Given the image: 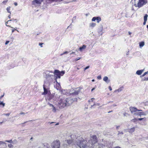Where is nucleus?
I'll use <instances>...</instances> for the list:
<instances>
[{
	"instance_id": "obj_1",
	"label": "nucleus",
	"mask_w": 148,
	"mask_h": 148,
	"mask_svg": "<svg viewBox=\"0 0 148 148\" xmlns=\"http://www.w3.org/2000/svg\"><path fill=\"white\" fill-rule=\"evenodd\" d=\"M76 144L80 148H85L87 147L92 146L93 145H96L98 144L96 136H93L91 137V140L89 141L88 143H87L86 141L84 139L80 138L79 139H77Z\"/></svg>"
},
{
	"instance_id": "obj_2",
	"label": "nucleus",
	"mask_w": 148,
	"mask_h": 148,
	"mask_svg": "<svg viewBox=\"0 0 148 148\" xmlns=\"http://www.w3.org/2000/svg\"><path fill=\"white\" fill-rule=\"evenodd\" d=\"M71 103L70 100L68 99H61L59 101L57 106L59 108H62L66 106H69Z\"/></svg>"
},
{
	"instance_id": "obj_3",
	"label": "nucleus",
	"mask_w": 148,
	"mask_h": 148,
	"mask_svg": "<svg viewBox=\"0 0 148 148\" xmlns=\"http://www.w3.org/2000/svg\"><path fill=\"white\" fill-rule=\"evenodd\" d=\"M133 5L139 8L142 7L147 2V0H132Z\"/></svg>"
},
{
	"instance_id": "obj_4",
	"label": "nucleus",
	"mask_w": 148,
	"mask_h": 148,
	"mask_svg": "<svg viewBox=\"0 0 148 148\" xmlns=\"http://www.w3.org/2000/svg\"><path fill=\"white\" fill-rule=\"evenodd\" d=\"M43 88L44 91L42 93V95H48V97H47V99L48 100H51V97H52V95L51 94L49 87L46 86L45 83L43 85Z\"/></svg>"
},
{
	"instance_id": "obj_5",
	"label": "nucleus",
	"mask_w": 148,
	"mask_h": 148,
	"mask_svg": "<svg viewBox=\"0 0 148 148\" xmlns=\"http://www.w3.org/2000/svg\"><path fill=\"white\" fill-rule=\"evenodd\" d=\"M60 141L58 140H56L53 141L51 143L52 148H60Z\"/></svg>"
},
{
	"instance_id": "obj_6",
	"label": "nucleus",
	"mask_w": 148,
	"mask_h": 148,
	"mask_svg": "<svg viewBox=\"0 0 148 148\" xmlns=\"http://www.w3.org/2000/svg\"><path fill=\"white\" fill-rule=\"evenodd\" d=\"M65 73L64 71H60L58 70H55L54 73L56 78H60V76H63Z\"/></svg>"
},
{
	"instance_id": "obj_7",
	"label": "nucleus",
	"mask_w": 148,
	"mask_h": 148,
	"mask_svg": "<svg viewBox=\"0 0 148 148\" xmlns=\"http://www.w3.org/2000/svg\"><path fill=\"white\" fill-rule=\"evenodd\" d=\"M80 91V88H77L75 90L72 89L71 90L70 94L71 95L75 96L77 95Z\"/></svg>"
},
{
	"instance_id": "obj_8",
	"label": "nucleus",
	"mask_w": 148,
	"mask_h": 148,
	"mask_svg": "<svg viewBox=\"0 0 148 148\" xmlns=\"http://www.w3.org/2000/svg\"><path fill=\"white\" fill-rule=\"evenodd\" d=\"M136 112L134 113V114L136 116H141V115H146L148 114V111H146L145 112Z\"/></svg>"
},
{
	"instance_id": "obj_9",
	"label": "nucleus",
	"mask_w": 148,
	"mask_h": 148,
	"mask_svg": "<svg viewBox=\"0 0 148 148\" xmlns=\"http://www.w3.org/2000/svg\"><path fill=\"white\" fill-rule=\"evenodd\" d=\"M42 1V0H34L32 2V5L37 6L40 5Z\"/></svg>"
},
{
	"instance_id": "obj_10",
	"label": "nucleus",
	"mask_w": 148,
	"mask_h": 148,
	"mask_svg": "<svg viewBox=\"0 0 148 148\" xmlns=\"http://www.w3.org/2000/svg\"><path fill=\"white\" fill-rule=\"evenodd\" d=\"M130 110L132 113L134 112H136L137 111H142V110H138L136 108L134 107H130Z\"/></svg>"
},
{
	"instance_id": "obj_11",
	"label": "nucleus",
	"mask_w": 148,
	"mask_h": 148,
	"mask_svg": "<svg viewBox=\"0 0 148 148\" xmlns=\"http://www.w3.org/2000/svg\"><path fill=\"white\" fill-rule=\"evenodd\" d=\"M96 20L97 23H99L100 21L101 20V19L100 17L97 16L93 17L92 19V21H95Z\"/></svg>"
},
{
	"instance_id": "obj_12",
	"label": "nucleus",
	"mask_w": 148,
	"mask_h": 148,
	"mask_svg": "<svg viewBox=\"0 0 148 148\" xmlns=\"http://www.w3.org/2000/svg\"><path fill=\"white\" fill-rule=\"evenodd\" d=\"M48 105L50 107H51V109L52 110V111L53 112H56L57 109L54 106L49 103H48Z\"/></svg>"
},
{
	"instance_id": "obj_13",
	"label": "nucleus",
	"mask_w": 148,
	"mask_h": 148,
	"mask_svg": "<svg viewBox=\"0 0 148 148\" xmlns=\"http://www.w3.org/2000/svg\"><path fill=\"white\" fill-rule=\"evenodd\" d=\"M73 140L72 139H68L64 141V143L65 144L67 143L68 145H71L73 143Z\"/></svg>"
},
{
	"instance_id": "obj_14",
	"label": "nucleus",
	"mask_w": 148,
	"mask_h": 148,
	"mask_svg": "<svg viewBox=\"0 0 148 148\" xmlns=\"http://www.w3.org/2000/svg\"><path fill=\"white\" fill-rule=\"evenodd\" d=\"M135 127H133L131 129H127V131L129 132L130 133H132L134 132L135 130Z\"/></svg>"
},
{
	"instance_id": "obj_15",
	"label": "nucleus",
	"mask_w": 148,
	"mask_h": 148,
	"mask_svg": "<svg viewBox=\"0 0 148 148\" xmlns=\"http://www.w3.org/2000/svg\"><path fill=\"white\" fill-rule=\"evenodd\" d=\"M148 16L147 14H145L144 16V22L143 23V25H145L146 24V22L147 21Z\"/></svg>"
},
{
	"instance_id": "obj_16",
	"label": "nucleus",
	"mask_w": 148,
	"mask_h": 148,
	"mask_svg": "<svg viewBox=\"0 0 148 148\" xmlns=\"http://www.w3.org/2000/svg\"><path fill=\"white\" fill-rule=\"evenodd\" d=\"M86 46L85 45H83L82 47H81L79 50L81 52L83 51L86 48Z\"/></svg>"
},
{
	"instance_id": "obj_17",
	"label": "nucleus",
	"mask_w": 148,
	"mask_h": 148,
	"mask_svg": "<svg viewBox=\"0 0 148 148\" xmlns=\"http://www.w3.org/2000/svg\"><path fill=\"white\" fill-rule=\"evenodd\" d=\"M144 71V69L138 70L136 71V74L138 75H140Z\"/></svg>"
},
{
	"instance_id": "obj_18",
	"label": "nucleus",
	"mask_w": 148,
	"mask_h": 148,
	"mask_svg": "<svg viewBox=\"0 0 148 148\" xmlns=\"http://www.w3.org/2000/svg\"><path fill=\"white\" fill-rule=\"evenodd\" d=\"M103 80L107 83H108L110 82V80L108 79V77L107 76H105L103 79Z\"/></svg>"
},
{
	"instance_id": "obj_19",
	"label": "nucleus",
	"mask_w": 148,
	"mask_h": 148,
	"mask_svg": "<svg viewBox=\"0 0 148 148\" xmlns=\"http://www.w3.org/2000/svg\"><path fill=\"white\" fill-rule=\"evenodd\" d=\"M123 86L121 87L120 88H118V89L116 90L114 92H119L121 91L123 89Z\"/></svg>"
},
{
	"instance_id": "obj_20",
	"label": "nucleus",
	"mask_w": 148,
	"mask_h": 148,
	"mask_svg": "<svg viewBox=\"0 0 148 148\" xmlns=\"http://www.w3.org/2000/svg\"><path fill=\"white\" fill-rule=\"evenodd\" d=\"M96 25V24L94 23H91L89 24V26L91 28H93L95 27Z\"/></svg>"
},
{
	"instance_id": "obj_21",
	"label": "nucleus",
	"mask_w": 148,
	"mask_h": 148,
	"mask_svg": "<svg viewBox=\"0 0 148 148\" xmlns=\"http://www.w3.org/2000/svg\"><path fill=\"white\" fill-rule=\"evenodd\" d=\"M6 142L9 143H16L17 142V141L15 140H14L13 141H12V140H6L5 141Z\"/></svg>"
},
{
	"instance_id": "obj_22",
	"label": "nucleus",
	"mask_w": 148,
	"mask_h": 148,
	"mask_svg": "<svg viewBox=\"0 0 148 148\" xmlns=\"http://www.w3.org/2000/svg\"><path fill=\"white\" fill-rule=\"evenodd\" d=\"M145 45V42H139V45L140 48H142Z\"/></svg>"
},
{
	"instance_id": "obj_23",
	"label": "nucleus",
	"mask_w": 148,
	"mask_h": 148,
	"mask_svg": "<svg viewBox=\"0 0 148 148\" xmlns=\"http://www.w3.org/2000/svg\"><path fill=\"white\" fill-rule=\"evenodd\" d=\"M56 84V88L58 90H60V86L59 83H58L57 81Z\"/></svg>"
},
{
	"instance_id": "obj_24",
	"label": "nucleus",
	"mask_w": 148,
	"mask_h": 148,
	"mask_svg": "<svg viewBox=\"0 0 148 148\" xmlns=\"http://www.w3.org/2000/svg\"><path fill=\"white\" fill-rule=\"evenodd\" d=\"M136 120H139L141 121L143 120L144 121H146V118L145 117L144 118H138L137 119H134Z\"/></svg>"
},
{
	"instance_id": "obj_25",
	"label": "nucleus",
	"mask_w": 148,
	"mask_h": 148,
	"mask_svg": "<svg viewBox=\"0 0 148 148\" xmlns=\"http://www.w3.org/2000/svg\"><path fill=\"white\" fill-rule=\"evenodd\" d=\"M141 81H148V77H144L142 78Z\"/></svg>"
},
{
	"instance_id": "obj_26",
	"label": "nucleus",
	"mask_w": 148,
	"mask_h": 148,
	"mask_svg": "<svg viewBox=\"0 0 148 148\" xmlns=\"http://www.w3.org/2000/svg\"><path fill=\"white\" fill-rule=\"evenodd\" d=\"M11 7L10 6H9L6 9L7 11L9 13H10V14H11V12L10 11V9Z\"/></svg>"
},
{
	"instance_id": "obj_27",
	"label": "nucleus",
	"mask_w": 148,
	"mask_h": 148,
	"mask_svg": "<svg viewBox=\"0 0 148 148\" xmlns=\"http://www.w3.org/2000/svg\"><path fill=\"white\" fill-rule=\"evenodd\" d=\"M147 74H148V71L145 72L143 75L140 76V77H143Z\"/></svg>"
},
{
	"instance_id": "obj_28",
	"label": "nucleus",
	"mask_w": 148,
	"mask_h": 148,
	"mask_svg": "<svg viewBox=\"0 0 148 148\" xmlns=\"http://www.w3.org/2000/svg\"><path fill=\"white\" fill-rule=\"evenodd\" d=\"M98 147L99 148H102L104 146L103 144H98Z\"/></svg>"
},
{
	"instance_id": "obj_29",
	"label": "nucleus",
	"mask_w": 148,
	"mask_h": 148,
	"mask_svg": "<svg viewBox=\"0 0 148 148\" xmlns=\"http://www.w3.org/2000/svg\"><path fill=\"white\" fill-rule=\"evenodd\" d=\"M5 103L3 101H1L0 102V105H2L3 107H4L5 106Z\"/></svg>"
},
{
	"instance_id": "obj_30",
	"label": "nucleus",
	"mask_w": 148,
	"mask_h": 148,
	"mask_svg": "<svg viewBox=\"0 0 148 148\" xmlns=\"http://www.w3.org/2000/svg\"><path fill=\"white\" fill-rule=\"evenodd\" d=\"M99 105H100V104L99 103H97V104H94L93 105H92L91 106V108H92L93 106H99Z\"/></svg>"
},
{
	"instance_id": "obj_31",
	"label": "nucleus",
	"mask_w": 148,
	"mask_h": 148,
	"mask_svg": "<svg viewBox=\"0 0 148 148\" xmlns=\"http://www.w3.org/2000/svg\"><path fill=\"white\" fill-rule=\"evenodd\" d=\"M95 100V99L94 98H92L90 99V100H88L89 102H91Z\"/></svg>"
},
{
	"instance_id": "obj_32",
	"label": "nucleus",
	"mask_w": 148,
	"mask_h": 148,
	"mask_svg": "<svg viewBox=\"0 0 148 148\" xmlns=\"http://www.w3.org/2000/svg\"><path fill=\"white\" fill-rule=\"evenodd\" d=\"M12 21V20H8V21L7 22H6V25L7 26H8V27H10L9 25H7V24H8V22H9V21Z\"/></svg>"
},
{
	"instance_id": "obj_33",
	"label": "nucleus",
	"mask_w": 148,
	"mask_h": 148,
	"mask_svg": "<svg viewBox=\"0 0 148 148\" xmlns=\"http://www.w3.org/2000/svg\"><path fill=\"white\" fill-rule=\"evenodd\" d=\"M8 146L9 148H12L13 147V145L11 144H9Z\"/></svg>"
},
{
	"instance_id": "obj_34",
	"label": "nucleus",
	"mask_w": 148,
	"mask_h": 148,
	"mask_svg": "<svg viewBox=\"0 0 148 148\" xmlns=\"http://www.w3.org/2000/svg\"><path fill=\"white\" fill-rule=\"evenodd\" d=\"M68 53V51H65L64 52H63V53H62L61 54H60V55L61 56H62L64 54H66L67 53Z\"/></svg>"
},
{
	"instance_id": "obj_35",
	"label": "nucleus",
	"mask_w": 148,
	"mask_h": 148,
	"mask_svg": "<svg viewBox=\"0 0 148 148\" xmlns=\"http://www.w3.org/2000/svg\"><path fill=\"white\" fill-rule=\"evenodd\" d=\"M3 144H6V143L2 141H0V146Z\"/></svg>"
},
{
	"instance_id": "obj_36",
	"label": "nucleus",
	"mask_w": 148,
	"mask_h": 148,
	"mask_svg": "<svg viewBox=\"0 0 148 148\" xmlns=\"http://www.w3.org/2000/svg\"><path fill=\"white\" fill-rule=\"evenodd\" d=\"M8 1V0L4 1L2 2V3L4 5H5L6 4V3Z\"/></svg>"
},
{
	"instance_id": "obj_37",
	"label": "nucleus",
	"mask_w": 148,
	"mask_h": 148,
	"mask_svg": "<svg viewBox=\"0 0 148 148\" xmlns=\"http://www.w3.org/2000/svg\"><path fill=\"white\" fill-rule=\"evenodd\" d=\"M10 115V113H6V114H3L2 115H5V116H8Z\"/></svg>"
},
{
	"instance_id": "obj_38",
	"label": "nucleus",
	"mask_w": 148,
	"mask_h": 148,
	"mask_svg": "<svg viewBox=\"0 0 148 148\" xmlns=\"http://www.w3.org/2000/svg\"><path fill=\"white\" fill-rule=\"evenodd\" d=\"M97 78L98 79H101V75H99L97 77Z\"/></svg>"
},
{
	"instance_id": "obj_39",
	"label": "nucleus",
	"mask_w": 148,
	"mask_h": 148,
	"mask_svg": "<svg viewBox=\"0 0 148 148\" xmlns=\"http://www.w3.org/2000/svg\"><path fill=\"white\" fill-rule=\"evenodd\" d=\"M123 115L124 116H127L128 115V113L126 112H125L123 113Z\"/></svg>"
},
{
	"instance_id": "obj_40",
	"label": "nucleus",
	"mask_w": 148,
	"mask_h": 148,
	"mask_svg": "<svg viewBox=\"0 0 148 148\" xmlns=\"http://www.w3.org/2000/svg\"><path fill=\"white\" fill-rule=\"evenodd\" d=\"M25 113L24 112H21L19 114H20L21 115H24L25 114Z\"/></svg>"
},
{
	"instance_id": "obj_41",
	"label": "nucleus",
	"mask_w": 148,
	"mask_h": 148,
	"mask_svg": "<svg viewBox=\"0 0 148 148\" xmlns=\"http://www.w3.org/2000/svg\"><path fill=\"white\" fill-rule=\"evenodd\" d=\"M81 58V57H79L78 58H76L75 59V61H77L78 60L80 59Z\"/></svg>"
},
{
	"instance_id": "obj_42",
	"label": "nucleus",
	"mask_w": 148,
	"mask_h": 148,
	"mask_svg": "<svg viewBox=\"0 0 148 148\" xmlns=\"http://www.w3.org/2000/svg\"><path fill=\"white\" fill-rule=\"evenodd\" d=\"M89 68V66H87L86 67H85V68H84V70L85 71L86 69H88Z\"/></svg>"
},
{
	"instance_id": "obj_43",
	"label": "nucleus",
	"mask_w": 148,
	"mask_h": 148,
	"mask_svg": "<svg viewBox=\"0 0 148 148\" xmlns=\"http://www.w3.org/2000/svg\"><path fill=\"white\" fill-rule=\"evenodd\" d=\"M52 75H46V77H51Z\"/></svg>"
},
{
	"instance_id": "obj_44",
	"label": "nucleus",
	"mask_w": 148,
	"mask_h": 148,
	"mask_svg": "<svg viewBox=\"0 0 148 148\" xmlns=\"http://www.w3.org/2000/svg\"><path fill=\"white\" fill-rule=\"evenodd\" d=\"M109 89L110 90V91H111L112 90V88H111V87L110 86H109L108 87Z\"/></svg>"
},
{
	"instance_id": "obj_45",
	"label": "nucleus",
	"mask_w": 148,
	"mask_h": 148,
	"mask_svg": "<svg viewBox=\"0 0 148 148\" xmlns=\"http://www.w3.org/2000/svg\"><path fill=\"white\" fill-rule=\"evenodd\" d=\"M42 44H43V43H39V46H41V47H42Z\"/></svg>"
},
{
	"instance_id": "obj_46",
	"label": "nucleus",
	"mask_w": 148,
	"mask_h": 148,
	"mask_svg": "<svg viewBox=\"0 0 148 148\" xmlns=\"http://www.w3.org/2000/svg\"><path fill=\"white\" fill-rule=\"evenodd\" d=\"M9 42V41H7L5 43V44L6 45L8 44Z\"/></svg>"
},
{
	"instance_id": "obj_47",
	"label": "nucleus",
	"mask_w": 148,
	"mask_h": 148,
	"mask_svg": "<svg viewBox=\"0 0 148 148\" xmlns=\"http://www.w3.org/2000/svg\"><path fill=\"white\" fill-rule=\"evenodd\" d=\"M120 134H123V133L122 132H119V133H118V135H119Z\"/></svg>"
},
{
	"instance_id": "obj_48",
	"label": "nucleus",
	"mask_w": 148,
	"mask_h": 148,
	"mask_svg": "<svg viewBox=\"0 0 148 148\" xmlns=\"http://www.w3.org/2000/svg\"><path fill=\"white\" fill-rule=\"evenodd\" d=\"M4 93H3V95L1 96L0 97V99L2 98V97H3L4 96Z\"/></svg>"
},
{
	"instance_id": "obj_49",
	"label": "nucleus",
	"mask_w": 148,
	"mask_h": 148,
	"mask_svg": "<svg viewBox=\"0 0 148 148\" xmlns=\"http://www.w3.org/2000/svg\"><path fill=\"white\" fill-rule=\"evenodd\" d=\"M14 4L15 6H17L18 5V3L16 2L14 3Z\"/></svg>"
},
{
	"instance_id": "obj_50",
	"label": "nucleus",
	"mask_w": 148,
	"mask_h": 148,
	"mask_svg": "<svg viewBox=\"0 0 148 148\" xmlns=\"http://www.w3.org/2000/svg\"><path fill=\"white\" fill-rule=\"evenodd\" d=\"M113 148H121L119 146H116V147H114Z\"/></svg>"
},
{
	"instance_id": "obj_51",
	"label": "nucleus",
	"mask_w": 148,
	"mask_h": 148,
	"mask_svg": "<svg viewBox=\"0 0 148 148\" xmlns=\"http://www.w3.org/2000/svg\"><path fill=\"white\" fill-rule=\"evenodd\" d=\"M8 17L9 19H10L11 18H10V15H8Z\"/></svg>"
},
{
	"instance_id": "obj_52",
	"label": "nucleus",
	"mask_w": 148,
	"mask_h": 148,
	"mask_svg": "<svg viewBox=\"0 0 148 148\" xmlns=\"http://www.w3.org/2000/svg\"><path fill=\"white\" fill-rule=\"evenodd\" d=\"M75 53V52H72L71 53H70V55H71L72 54H74Z\"/></svg>"
},
{
	"instance_id": "obj_53",
	"label": "nucleus",
	"mask_w": 148,
	"mask_h": 148,
	"mask_svg": "<svg viewBox=\"0 0 148 148\" xmlns=\"http://www.w3.org/2000/svg\"><path fill=\"white\" fill-rule=\"evenodd\" d=\"M95 89V88H94L92 89L91 90V91H92L94 90Z\"/></svg>"
},
{
	"instance_id": "obj_54",
	"label": "nucleus",
	"mask_w": 148,
	"mask_h": 148,
	"mask_svg": "<svg viewBox=\"0 0 148 148\" xmlns=\"http://www.w3.org/2000/svg\"><path fill=\"white\" fill-rule=\"evenodd\" d=\"M15 30V29H13L12 30V32H14V31Z\"/></svg>"
},
{
	"instance_id": "obj_55",
	"label": "nucleus",
	"mask_w": 148,
	"mask_h": 148,
	"mask_svg": "<svg viewBox=\"0 0 148 148\" xmlns=\"http://www.w3.org/2000/svg\"><path fill=\"white\" fill-rule=\"evenodd\" d=\"M120 126H117L116 127V129H118L119 128V127Z\"/></svg>"
},
{
	"instance_id": "obj_56",
	"label": "nucleus",
	"mask_w": 148,
	"mask_h": 148,
	"mask_svg": "<svg viewBox=\"0 0 148 148\" xmlns=\"http://www.w3.org/2000/svg\"><path fill=\"white\" fill-rule=\"evenodd\" d=\"M128 33H129V34L130 35L132 34L131 32H129Z\"/></svg>"
},
{
	"instance_id": "obj_57",
	"label": "nucleus",
	"mask_w": 148,
	"mask_h": 148,
	"mask_svg": "<svg viewBox=\"0 0 148 148\" xmlns=\"http://www.w3.org/2000/svg\"><path fill=\"white\" fill-rule=\"evenodd\" d=\"M3 122H0V125H1Z\"/></svg>"
},
{
	"instance_id": "obj_58",
	"label": "nucleus",
	"mask_w": 148,
	"mask_h": 148,
	"mask_svg": "<svg viewBox=\"0 0 148 148\" xmlns=\"http://www.w3.org/2000/svg\"><path fill=\"white\" fill-rule=\"evenodd\" d=\"M94 81H95V80H94V79H92V82H94Z\"/></svg>"
},
{
	"instance_id": "obj_59",
	"label": "nucleus",
	"mask_w": 148,
	"mask_h": 148,
	"mask_svg": "<svg viewBox=\"0 0 148 148\" xmlns=\"http://www.w3.org/2000/svg\"><path fill=\"white\" fill-rule=\"evenodd\" d=\"M147 103H146V104H145V105H148V103L147 102Z\"/></svg>"
},
{
	"instance_id": "obj_60",
	"label": "nucleus",
	"mask_w": 148,
	"mask_h": 148,
	"mask_svg": "<svg viewBox=\"0 0 148 148\" xmlns=\"http://www.w3.org/2000/svg\"><path fill=\"white\" fill-rule=\"evenodd\" d=\"M66 145H67V144H65V145H64V146H66Z\"/></svg>"
},
{
	"instance_id": "obj_61",
	"label": "nucleus",
	"mask_w": 148,
	"mask_h": 148,
	"mask_svg": "<svg viewBox=\"0 0 148 148\" xmlns=\"http://www.w3.org/2000/svg\"><path fill=\"white\" fill-rule=\"evenodd\" d=\"M77 69L78 70H79V68H77Z\"/></svg>"
},
{
	"instance_id": "obj_62",
	"label": "nucleus",
	"mask_w": 148,
	"mask_h": 148,
	"mask_svg": "<svg viewBox=\"0 0 148 148\" xmlns=\"http://www.w3.org/2000/svg\"><path fill=\"white\" fill-rule=\"evenodd\" d=\"M58 123H57V124H56V125H58Z\"/></svg>"
},
{
	"instance_id": "obj_63",
	"label": "nucleus",
	"mask_w": 148,
	"mask_h": 148,
	"mask_svg": "<svg viewBox=\"0 0 148 148\" xmlns=\"http://www.w3.org/2000/svg\"><path fill=\"white\" fill-rule=\"evenodd\" d=\"M63 93L64 94H65V93H64V92H63Z\"/></svg>"
},
{
	"instance_id": "obj_64",
	"label": "nucleus",
	"mask_w": 148,
	"mask_h": 148,
	"mask_svg": "<svg viewBox=\"0 0 148 148\" xmlns=\"http://www.w3.org/2000/svg\"><path fill=\"white\" fill-rule=\"evenodd\" d=\"M114 106H116V105H114Z\"/></svg>"
}]
</instances>
